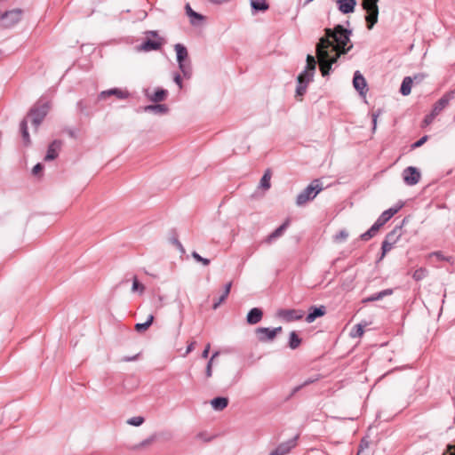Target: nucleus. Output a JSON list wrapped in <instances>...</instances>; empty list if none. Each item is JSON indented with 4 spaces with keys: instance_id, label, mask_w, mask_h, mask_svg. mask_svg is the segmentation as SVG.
<instances>
[{
    "instance_id": "f257e3e1",
    "label": "nucleus",
    "mask_w": 455,
    "mask_h": 455,
    "mask_svg": "<svg viewBox=\"0 0 455 455\" xmlns=\"http://www.w3.org/2000/svg\"><path fill=\"white\" fill-rule=\"evenodd\" d=\"M325 36L321 37L316 44V56L320 64L323 76L329 75L331 65L335 63L341 54L347 53L351 48V30L341 25L333 29L325 28Z\"/></svg>"
},
{
    "instance_id": "f03ea898",
    "label": "nucleus",
    "mask_w": 455,
    "mask_h": 455,
    "mask_svg": "<svg viewBox=\"0 0 455 455\" xmlns=\"http://www.w3.org/2000/svg\"><path fill=\"white\" fill-rule=\"evenodd\" d=\"M323 185L319 180H314L306 188H304L296 198V204L303 206L307 202L313 200L322 190Z\"/></svg>"
},
{
    "instance_id": "7ed1b4c3",
    "label": "nucleus",
    "mask_w": 455,
    "mask_h": 455,
    "mask_svg": "<svg viewBox=\"0 0 455 455\" xmlns=\"http://www.w3.org/2000/svg\"><path fill=\"white\" fill-rule=\"evenodd\" d=\"M379 0H363V8L366 11L365 20L367 22V28L371 29L373 26L378 22L379 16Z\"/></svg>"
},
{
    "instance_id": "20e7f679",
    "label": "nucleus",
    "mask_w": 455,
    "mask_h": 455,
    "mask_svg": "<svg viewBox=\"0 0 455 455\" xmlns=\"http://www.w3.org/2000/svg\"><path fill=\"white\" fill-rule=\"evenodd\" d=\"M401 237V228H395L391 232H389L384 241L382 242V253L380 256V259H382L385 255L392 250L394 245L399 241Z\"/></svg>"
},
{
    "instance_id": "39448f33",
    "label": "nucleus",
    "mask_w": 455,
    "mask_h": 455,
    "mask_svg": "<svg viewBox=\"0 0 455 455\" xmlns=\"http://www.w3.org/2000/svg\"><path fill=\"white\" fill-rule=\"evenodd\" d=\"M23 11L21 9H13L4 13L0 12V20L4 28H11L16 25L22 18Z\"/></svg>"
},
{
    "instance_id": "423d86ee",
    "label": "nucleus",
    "mask_w": 455,
    "mask_h": 455,
    "mask_svg": "<svg viewBox=\"0 0 455 455\" xmlns=\"http://www.w3.org/2000/svg\"><path fill=\"white\" fill-rule=\"evenodd\" d=\"M48 108L49 107L47 104H43L39 107H35L30 110L28 116L31 118V123L35 126L36 130L38 128L47 115Z\"/></svg>"
},
{
    "instance_id": "0eeeda50",
    "label": "nucleus",
    "mask_w": 455,
    "mask_h": 455,
    "mask_svg": "<svg viewBox=\"0 0 455 455\" xmlns=\"http://www.w3.org/2000/svg\"><path fill=\"white\" fill-rule=\"evenodd\" d=\"M176 55H177V61L179 64V68L183 73L184 76H189V70L188 68L185 64V60L188 58V50L187 48L181 44H176L174 46Z\"/></svg>"
},
{
    "instance_id": "6e6552de",
    "label": "nucleus",
    "mask_w": 455,
    "mask_h": 455,
    "mask_svg": "<svg viewBox=\"0 0 455 455\" xmlns=\"http://www.w3.org/2000/svg\"><path fill=\"white\" fill-rule=\"evenodd\" d=\"M282 331V327H276L274 329L267 328V327H259L256 329L255 332L258 337V339L260 342L272 341L278 333Z\"/></svg>"
},
{
    "instance_id": "1a4fd4ad",
    "label": "nucleus",
    "mask_w": 455,
    "mask_h": 455,
    "mask_svg": "<svg viewBox=\"0 0 455 455\" xmlns=\"http://www.w3.org/2000/svg\"><path fill=\"white\" fill-rule=\"evenodd\" d=\"M403 181L409 185H416L420 180V172L416 167L409 166L403 172Z\"/></svg>"
},
{
    "instance_id": "9d476101",
    "label": "nucleus",
    "mask_w": 455,
    "mask_h": 455,
    "mask_svg": "<svg viewBox=\"0 0 455 455\" xmlns=\"http://www.w3.org/2000/svg\"><path fill=\"white\" fill-rule=\"evenodd\" d=\"M454 91H451L445 93L439 100L435 103L431 113L437 116L448 106L449 102L454 98Z\"/></svg>"
},
{
    "instance_id": "9b49d317",
    "label": "nucleus",
    "mask_w": 455,
    "mask_h": 455,
    "mask_svg": "<svg viewBox=\"0 0 455 455\" xmlns=\"http://www.w3.org/2000/svg\"><path fill=\"white\" fill-rule=\"evenodd\" d=\"M277 316L286 322H292L302 319L304 311L298 309H280L277 312Z\"/></svg>"
},
{
    "instance_id": "f8f14e48",
    "label": "nucleus",
    "mask_w": 455,
    "mask_h": 455,
    "mask_svg": "<svg viewBox=\"0 0 455 455\" xmlns=\"http://www.w3.org/2000/svg\"><path fill=\"white\" fill-rule=\"evenodd\" d=\"M108 96H116L117 99L124 100V99H127L130 97V92L127 90H122L119 88H112V89L101 92L99 95V99L104 100Z\"/></svg>"
},
{
    "instance_id": "ddd939ff",
    "label": "nucleus",
    "mask_w": 455,
    "mask_h": 455,
    "mask_svg": "<svg viewBox=\"0 0 455 455\" xmlns=\"http://www.w3.org/2000/svg\"><path fill=\"white\" fill-rule=\"evenodd\" d=\"M297 436L280 443L269 455H286L296 445Z\"/></svg>"
},
{
    "instance_id": "4468645a",
    "label": "nucleus",
    "mask_w": 455,
    "mask_h": 455,
    "mask_svg": "<svg viewBox=\"0 0 455 455\" xmlns=\"http://www.w3.org/2000/svg\"><path fill=\"white\" fill-rule=\"evenodd\" d=\"M62 142L59 140H53L48 147L47 153L44 156L45 161L54 160L61 148Z\"/></svg>"
},
{
    "instance_id": "2eb2a0df",
    "label": "nucleus",
    "mask_w": 455,
    "mask_h": 455,
    "mask_svg": "<svg viewBox=\"0 0 455 455\" xmlns=\"http://www.w3.org/2000/svg\"><path fill=\"white\" fill-rule=\"evenodd\" d=\"M353 85L355 89L361 94L363 95L366 92V81L360 71H355L353 78Z\"/></svg>"
},
{
    "instance_id": "dca6fc26",
    "label": "nucleus",
    "mask_w": 455,
    "mask_h": 455,
    "mask_svg": "<svg viewBox=\"0 0 455 455\" xmlns=\"http://www.w3.org/2000/svg\"><path fill=\"white\" fill-rule=\"evenodd\" d=\"M423 77H424L423 75H416L413 78H411V76H405L403 78V82H402L401 88H400V92L403 96L409 95L411 93V86H412L413 79L419 81Z\"/></svg>"
},
{
    "instance_id": "f3484780",
    "label": "nucleus",
    "mask_w": 455,
    "mask_h": 455,
    "mask_svg": "<svg viewBox=\"0 0 455 455\" xmlns=\"http://www.w3.org/2000/svg\"><path fill=\"white\" fill-rule=\"evenodd\" d=\"M162 44L163 42L160 38L156 40L148 38L138 47V49L143 52L156 51L161 48Z\"/></svg>"
},
{
    "instance_id": "a211bd4d",
    "label": "nucleus",
    "mask_w": 455,
    "mask_h": 455,
    "mask_svg": "<svg viewBox=\"0 0 455 455\" xmlns=\"http://www.w3.org/2000/svg\"><path fill=\"white\" fill-rule=\"evenodd\" d=\"M308 314L306 316V322L308 323H313L316 318L323 316L326 313L324 306L310 307Z\"/></svg>"
},
{
    "instance_id": "6ab92c4d",
    "label": "nucleus",
    "mask_w": 455,
    "mask_h": 455,
    "mask_svg": "<svg viewBox=\"0 0 455 455\" xmlns=\"http://www.w3.org/2000/svg\"><path fill=\"white\" fill-rule=\"evenodd\" d=\"M403 206V204L400 203L395 206L384 211L377 220L379 222L382 223V225H385L395 214L400 211Z\"/></svg>"
},
{
    "instance_id": "aec40b11",
    "label": "nucleus",
    "mask_w": 455,
    "mask_h": 455,
    "mask_svg": "<svg viewBox=\"0 0 455 455\" xmlns=\"http://www.w3.org/2000/svg\"><path fill=\"white\" fill-rule=\"evenodd\" d=\"M186 14L189 18V21L193 26L199 25L204 20V16L196 12H195L189 4H187L185 6Z\"/></svg>"
},
{
    "instance_id": "412c9836",
    "label": "nucleus",
    "mask_w": 455,
    "mask_h": 455,
    "mask_svg": "<svg viewBox=\"0 0 455 455\" xmlns=\"http://www.w3.org/2000/svg\"><path fill=\"white\" fill-rule=\"evenodd\" d=\"M290 225V220H286L279 228L272 232L265 240L266 243H271L274 240L283 235L286 228Z\"/></svg>"
},
{
    "instance_id": "4be33fe9",
    "label": "nucleus",
    "mask_w": 455,
    "mask_h": 455,
    "mask_svg": "<svg viewBox=\"0 0 455 455\" xmlns=\"http://www.w3.org/2000/svg\"><path fill=\"white\" fill-rule=\"evenodd\" d=\"M339 10L344 13L353 12L356 4L355 0H337Z\"/></svg>"
},
{
    "instance_id": "5701e85b",
    "label": "nucleus",
    "mask_w": 455,
    "mask_h": 455,
    "mask_svg": "<svg viewBox=\"0 0 455 455\" xmlns=\"http://www.w3.org/2000/svg\"><path fill=\"white\" fill-rule=\"evenodd\" d=\"M263 312L260 308L253 307L247 314V323L249 324H256L262 319Z\"/></svg>"
},
{
    "instance_id": "b1692460",
    "label": "nucleus",
    "mask_w": 455,
    "mask_h": 455,
    "mask_svg": "<svg viewBox=\"0 0 455 455\" xmlns=\"http://www.w3.org/2000/svg\"><path fill=\"white\" fill-rule=\"evenodd\" d=\"M169 108L165 104L148 105L144 108L145 112H152L156 115H164L168 112Z\"/></svg>"
},
{
    "instance_id": "393cba45",
    "label": "nucleus",
    "mask_w": 455,
    "mask_h": 455,
    "mask_svg": "<svg viewBox=\"0 0 455 455\" xmlns=\"http://www.w3.org/2000/svg\"><path fill=\"white\" fill-rule=\"evenodd\" d=\"M250 4L253 12H266L269 8L267 0H250Z\"/></svg>"
},
{
    "instance_id": "a878e982",
    "label": "nucleus",
    "mask_w": 455,
    "mask_h": 455,
    "mask_svg": "<svg viewBox=\"0 0 455 455\" xmlns=\"http://www.w3.org/2000/svg\"><path fill=\"white\" fill-rule=\"evenodd\" d=\"M168 92L164 89H157L153 94H147L149 100L153 102H161L166 99Z\"/></svg>"
},
{
    "instance_id": "bb28decb",
    "label": "nucleus",
    "mask_w": 455,
    "mask_h": 455,
    "mask_svg": "<svg viewBox=\"0 0 455 455\" xmlns=\"http://www.w3.org/2000/svg\"><path fill=\"white\" fill-rule=\"evenodd\" d=\"M393 294V290L392 289H386V290H383L379 292H377L366 299H364L363 300V303H367V302H372V301H376V300H379V299H382L384 297L386 296H389Z\"/></svg>"
},
{
    "instance_id": "cd10ccee",
    "label": "nucleus",
    "mask_w": 455,
    "mask_h": 455,
    "mask_svg": "<svg viewBox=\"0 0 455 455\" xmlns=\"http://www.w3.org/2000/svg\"><path fill=\"white\" fill-rule=\"evenodd\" d=\"M211 404L215 411H220L228 406V399L227 397H216L211 401Z\"/></svg>"
},
{
    "instance_id": "c85d7f7f",
    "label": "nucleus",
    "mask_w": 455,
    "mask_h": 455,
    "mask_svg": "<svg viewBox=\"0 0 455 455\" xmlns=\"http://www.w3.org/2000/svg\"><path fill=\"white\" fill-rule=\"evenodd\" d=\"M20 130L21 132V136L23 139V142L26 146H28L30 144V137L28 131V121L26 119L22 120L20 124Z\"/></svg>"
},
{
    "instance_id": "c756f323",
    "label": "nucleus",
    "mask_w": 455,
    "mask_h": 455,
    "mask_svg": "<svg viewBox=\"0 0 455 455\" xmlns=\"http://www.w3.org/2000/svg\"><path fill=\"white\" fill-rule=\"evenodd\" d=\"M231 286H232V283L229 282L228 283L225 287H224V291L222 294H220V297L219 298V299L214 302L213 306H212V308L213 309H217L220 304L225 301V299L228 298L229 292H230V289H231Z\"/></svg>"
},
{
    "instance_id": "7c9ffc66",
    "label": "nucleus",
    "mask_w": 455,
    "mask_h": 455,
    "mask_svg": "<svg viewBox=\"0 0 455 455\" xmlns=\"http://www.w3.org/2000/svg\"><path fill=\"white\" fill-rule=\"evenodd\" d=\"M314 74L315 72L313 71L304 70L298 76L297 81L299 84L303 82L304 84H308L313 80Z\"/></svg>"
},
{
    "instance_id": "2f4dec72",
    "label": "nucleus",
    "mask_w": 455,
    "mask_h": 455,
    "mask_svg": "<svg viewBox=\"0 0 455 455\" xmlns=\"http://www.w3.org/2000/svg\"><path fill=\"white\" fill-rule=\"evenodd\" d=\"M301 339L299 337L296 331H291L289 335V347L291 349H296L299 347Z\"/></svg>"
},
{
    "instance_id": "473e14b6",
    "label": "nucleus",
    "mask_w": 455,
    "mask_h": 455,
    "mask_svg": "<svg viewBox=\"0 0 455 455\" xmlns=\"http://www.w3.org/2000/svg\"><path fill=\"white\" fill-rule=\"evenodd\" d=\"M153 321H154V315H149L145 323L135 324V330L138 332H143L149 328V326L152 324Z\"/></svg>"
},
{
    "instance_id": "72a5a7b5",
    "label": "nucleus",
    "mask_w": 455,
    "mask_h": 455,
    "mask_svg": "<svg viewBox=\"0 0 455 455\" xmlns=\"http://www.w3.org/2000/svg\"><path fill=\"white\" fill-rule=\"evenodd\" d=\"M428 275V271L425 267H419L415 270L412 275V277L415 281H420L424 279Z\"/></svg>"
},
{
    "instance_id": "f704fd0d",
    "label": "nucleus",
    "mask_w": 455,
    "mask_h": 455,
    "mask_svg": "<svg viewBox=\"0 0 455 455\" xmlns=\"http://www.w3.org/2000/svg\"><path fill=\"white\" fill-rule=\"evenodd\" d=\"M270 179L271 173L267 170L260 180V187L263 188L264 189H268L270 188Z\"/></svg>"
},
{
    "instance_id": "c9c22d12",
    "label": "nucleus",
    "mask_w": 455,
    "mask_h": 455,
    "mask_svg": "<svg viewBox=\"0 0 455 455\" xmlns=\"http://www.w3.org/2000/svg\"><path fill=\"white\" fill-rule=\"evenodd\" d=\"M218 355H219V352H215V353H213V355H212L211 359L208 361L207 365H206V369H205V375H206V378H211V377L212 376V364H213V360H214V358H216Z\"/></svg>"
},
{
    "instance_id": "e433bc0d",
    "label": "nucleus",
    "mask_w": 455,
    "mask_h": 455,
    "mask_svg": "<svg viewBox=\"0 0 455 455\" xmlns=\"http://www.w3.org/2000/svg\"><path fill=\"white\" fill-rule=\"evenodd\" d=\"M144 291H145V286L138 281L136 276H134L133 280H132V292L139 291L140 294H142L144 292Z\"/></svg>"
},
{
    "instance_id": "4c0bfd02",
    "label": "nucleus",
    "mask_w": 455,
    "mask_h": 455,
    "mask_svg": "<svg viewBox=\"0 0 455 455\" xmlns=\"http://www.w3.org/2000/svg\"><path fill=\"white\" fill-rule=\"evenodd\" d=\"M432 257H435L439 260H445V261H448V262H451L452 261V257H446L440 251H436L431 252V253H429L427 255V258H432Z\"/></svg>"
},
{
    "instance_id": "58836bf2",
    "label": "nucleus",
    "mask_w": 455,
    "mask_h": 455,
    "mask_svg": "<svg viewBox=\"0 0 455 455\" xmlns=\"http://www.w3.org/2000/svg\"><path fill=\"white\" fill-rule=\"evenodd\" d=\"M363 325L361 323L356 324L352 330L350 335L353 338L361 337L363 334Z\"/></svg>"
},
{
    "instance_id": "ea45409f",
    "label": "nucleus",
    "mask_w": 455,
    "mask_h": 455,
    "mask_svg": "<svg viewBox=\"0 0 455 455\" xmlns=\"http://www.w3.org/2000/svg\"><path fill=\"white\" fill-rule=\"evenodd\" d=\"M144 418L140 416L132 417L127 420V423L131 426L139 427L144 423Z\"/></svg>"
},
{
    "instance_id": "a19ab883",
    "label": "nucleus",
    "mask_w": 455,
    "mask_h": 455,
    "mask_svg": "<svg viewBox=\"0 0 455 455\" xmlns=\"http://www.w3.org/2000/svg\"><path fill=\"white\" fill-rule=\"evenodd\" d=\"M348 237V233L346 230H340L334 236V241L337 243L344 242Z\"/></svg>"
},
{
    "instance_id": "79ce46f5",
    "label": "nucleus",
    "mask_w": 455,
    "mask_h": 455,
    "mask_svg": "<svg viewBox=\"0 0 455 455\" xmlns=\"http://www.w3.org/2000/svg\"><path fill=\"white\" fill-rule=\"evenodd\" d=\"M307 84L301 82V84L298 83L297 88H296V95L302 97L307 91Z\"/></svg>"
},
{
    "instance_id": "37998d69",
    "label": "nucleus",
    "mask_w": 455,
    "mask_h": 455,
    "mask_svg": "<svg viewBox=\"0 0 455 455\" xmlns=\"http://www.w3.org/2000/svg\"><path fill=\"white\" fill-rule=\"evenodd\" d=\"M381 114V109H378L377 111L373 112L371 116H372V132H374L377 129V121H378V117L380 116Z\"/></svg>"
},
{
    "instance_id": "c03bdc74",
    "label": "nucleus",
    "mask_w": 455,
    "mask_h": 455,
    "mask_svg": "<svg viewBox=\"0 0 455 455\" xmlns=\"http://www.w3.org/2000/svg\"><path fill=\"white\" fill-rule=\"evenodd\" d=\"M377 233L371 228L369 230H367L365 233L361 235V239L363 241H368L371 237H373Z\"/></svg>"
},
{
    "instance_id": "a18cd8bd",
    "label": "nucleus",
    "mask_w": 455,
    "mask_h": 455,
    "mask_svg": "<svg viewBox=\"0 0 455 455\" xmlns=\"http://www.w3.org/2000/svg\"><path fill=\"white\" fill-rule=\"evenodd\" d=\"M315 380H317V378H315V379H311V378H310V379H306V380H305L301 385H299V386L296 387L293 389V393L298 392V391H299V389H301L303 387H306V386H307V385H309V384L314 383Z\"/></svg>"
},
{
    "instance_id": "49530a36",
    "label": "nucleus",
    "mask_w": 455,
    "mask_h": 455,
    "mask_svg": "<svg viewBox=\"0 0 455 455\" xmlns=\"http://www.w3.org/2000/svg\"><path fill=\"white\" fill-rule=\"evenodd\" d=\"M156 439V436L155 435H151L150 437L143 440L139 445L138 447H144V446H147V445H149L151 444Z\"/></svg>"
},
{
    "instance_id": "de8ad7c7",
    "label": "nucleus",
    "mask_w": 455,
    "mask_h": 455,
    "mask_svg": "<svg viewBox=\"0 0 455 455\" xmlns=\"http://www.w3.org/2000/svg\"><path fill=\"white\" fill-rule=\"evenodd\" d=\"M427 140V136H423L419 140H417L415 143L411 145L412 148H417L421 147L426 141Z\"/></svg>"
},
{
    "instance_id": "09e8293b",
    "label": "nucleus",
    "mask_w": 455,
    "mask_h": 455,
    "mask_svg": "<svg viewBox=\"0 0 455 455\" xmlns=\"http://www.w3.org/2000/svg\"><path fill=\"white\" fill-rule=\"evenodd\" d=\"M172 243L179 249V251L181 252V253H184L185 252V249L184 247L182 246V244L180 243V242L176 238V237H172L171 239Z\"/></svg>"
},
{
    "instance_id": "8fccbe9b",
    "label": "nucleus",
    "mask_w": 455,
    "mask_h": 455,
    "mask_svg": "<svg viewBox=\"0 0 455 455\" xmlns=\"http://www.w3.org/2000/svg\"><path fill=\"white\" fill-rule=\"evenodd\" d=\"M435 117L436 116L430 112V114H428L427 116H425L424 121H423L424 124L429 125L430 124L433 123V121Z\"/></svg>"
},
{
    "instance_id": "3c124183",
    "label": "nucleus",
    "mask_w": 455,
    "mask_h": 455,
    "mask_svg": "<svg viewBox=\"0 0 455 455\" xmlns=\"http://www.w3.org/2000/svg\"><path fill=\"white\" fill-rule=\"evenodd\" d=\"M195 345H196L195 341H192L188 345L187 349L183 355L184 357L187 356L189 353H191L194 350Z\"/></svg>"
},
{
    "instance_id": "603ef678",
    "label": "nucleus",
    "mask_w": 455,
    "mask_h": 455,
    "mask_svg": "<svg viewBox=\"0 0 455 455\" xmlns=\"http://www.w3.org/2000/svg\"><path fill=\"white\" fill-rule=\"evenodd\" d=\"M44 166L42 164H36L34 167H33V170H32V173L34 175H36L38 174L42 170H43Z\"/></svg>"
},
{
    "instance_id": "864d4df0",
    "label": "nucleus",
    "mask_w": 455,
    "mask_h": 455,
    "mask_svg": "<svg viewBox=\"0 0 455 455\" xmlns=\"http://www.w3.org/2000/svg\"><path fill=\"white\" fill-rule=\"evenodd\" d=\"M315 64H316V62L307 63L305 70L315 72Z\"/></svg>"
},
{
    "instance_id": "5fc2aeb1",
    "label": "nucleus",
    "mask_w": 455,
    "mask_h": 455,
    "mask_svg": "<svg viewBox=\"0 0 455 455\" xmlns=\"http://www.w3.org/2000/svg\"><path fill=\"white\" fill-rule=\"evenodd\" d=\"M382 226V223L379 222V220H377L375 223L371 226V228L375 231V233H377Z\"/></svg>"
},
{
    "instance_id": "6e6d98bb",
    "label": "nucleus",
    "mask_w": 455,
    "mask_h": 455,
    "mask_svg": "<svg viewBox=\"0 0 455 455\" xmlns=\"http://www.w3.org/2000/svg\"><path fill=\"white\" fill-rule=\"evenodd\" d=\"M210 347H211L210 344H207L205 348L202 352V357L203 358H207L208 357L209 352H210Z\"/></svg>"
},
{
    "instance_id": "4d7b16f0",
    "label": "nucleus",
    "mask_w": 455,
    "mask_h": 455,
    "mask_svg": "<svg viewBox=\"0 0 455 455\" xmlns=\"http://www.w3.org/2000/svg\"><path fill=\"white\" fill-rule=\"evenodd\" d=\"M174 82L178 84L180 88L182 87L181 77L179 74H176L174 76Z\"/></svg>"
},
{
    "instance_id": "13d9d810",
    "label": "nucleus",
    "mask_w": 455,
    "mask_h": 455,
    "mask_svg": "<svg viewBox=\"0 0 455 455\" xmlns=\"http://www.w3.org/2000/svg\"><path fill=\"white\" fill-rule=\"evenodd\" d=\"M192 257H193V259H194L196 261H197V262H199V261H200V259H201V258H202V256H201V255H199L196 251H193V252H192Z\"/></svg>"
},
{
    "instance_id": "bf43d9fd",
    "label": "nucleus",
    "mask_w": 455,
    "mask_h": 455,
    "mask_svg": "<svg viewBox=\"0 0 455 455\" xmlns=\"http://www.w3.org/2000/svg\"><path fill=\"white\" fill-rule=\"evenodd\" d=\"M199 263H202L204 266H208L210 264V259L202 257Z\"/></svg>"
},
{
    "instance_id": "052dcab7",
    "label": "nucleus",
    "mask_w": 455,
    "mask_h": 455,
    "mask_svg": "<svg viewBox=\"0 0 455 455\" xmlns=\"http://www.w3.org/2000/svg\"><path fill=\"white\" fill-rule=\"evenodd\" d=\"M309 62H315V58L312 55H310V54H308L307 56V63H309Z\"/></svg>"
},
{
    "instance_id": "680f3d73",
    "label": "nucleus",
    "mask_w": 455,
    "mask_h": 455,
    "mask_svg": "<svg viewBox=\"0 0 455 455\" xmlns=\"http://www.w3.org/2000/svg\"><path fill=\"white\" fill-rule=\"evenodd\" d=\"M136 358H137V355L132 356V357H125V358L124 359V361H125V362L133 361V360H135Z\"/></svg>"
},
{
    "instance_id": "e2e57ef3",
    "label": "nucleus",
    "mask_w": 455,
    "mask_h": 455,
    "mask_svg": "<svg viewBox=\"0 0 455 455\" xmlns=\"http://www.w3.org/2000/svg\"><path fill=\"white\" fill-rule=\"evenodd\" d=\"M147 34H148V35H150V36H155V37H156V36H157V33H156V31H148V32H147Z\"/></svg>"
},
{
    "instance_id": "0e129e2a",
    "label": "nucleus",
    "mask_w": 455,
    "mask_h": 455,
    "mask_svg": "<svg viewBox=\"0 0 455 455\" xmlns=\"http://www.w3.org/2000/svg\"><path fill=\"white\" fill-rule=\"evenodd\" d=\"M363 446L368 447V444H365V443H361V444H360V447H361L362 449L363 448Z\"/></svg>"
},
{
    "instance_id": "69168bd1",
    "label": "nucleus",
    "mask_w": 455,
    "mask_h": 455,
    "mask_svg": "<svg viewBox=\"0 0 455 455\" xmlns=\"http://www.w3.org/2000/svg\"><path fill=\"white\" fill-rule=\"evenodd\" d=\"M363 446L368 447V444H365V443H361V444H360V447H361L362 449L363 448Z\"/></svg>"
},
{
    "instance_id": "338daca9",
    "label": "nucleus",
    "mask_w": 455,
    "mask_h": 455,
    "mask_svg": "<svg viewBox=\"0 0 455 455\" xmlns=\"http://www.w3.org/2000/svg\"><path fill=\"white\" fill-rule=\"evenodd\" d=\"M363 446L368 447V444H365V443H361V444H360V447H361L362 449L363 448Z\"/></svg>"
},
{
    "instance_id": "774afa93",
    "label": "nucleus",
    "mask_w": 455,
    "mask_h": 455,
    "mask_svg": "<svg viewBox=\"0 0 455 455\" xmlns=\"http://www.w3.org/2000/svg\"><path fill=\"white\" fill-rule=\"evenodd\" d=\"M361 453H362V450H360V451H358L357 455H361Z\"/></svg>"
}]
</instances>
